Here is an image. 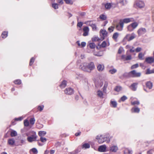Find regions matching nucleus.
Returning <instances> with one entry per match:
<instances>
[{
  "instance_id": "44",
  "label": "nucleus",
  "mask_w": 154,
  "mask_h": 154,
  "mask_svg": "<svg viewBox=\"0 0 154 154\" xmlns=\"http://www.w3.org/2000/svg\"><path fill=\"white\" fill-rule=\"evenodd\" d=\"M17 132L15 131H12L11 133V136L12 137H15L17 136Z\"/></svg>"
},
{
  "instance_id": "36",
  "label": "nucleus",
  "mask_w": 154,
  "mask_h": 154,
  "mask_svg": "<svg viewBox=\"0 0 154 154\" xmlns=\"http://www.w3.org/2000/svg\"><path fill=\"white\" fill-rule=\"evenodd\" d=\"M132 151L128 149H125L124 152V154H132Z\"/></svg>"
},
{
  "instance_id": "60",
  "label": "nucleus",
  "mask_w": 154,
  "mask_h": 154,
  "mask_svg": "<svg viewBox=\"0 0 154 154\" xmlns=\"http://www.w3.org/2000/svg\"><path fill=\"white\" fill-rule=\"evenodd\" d=\"M141 50V48L140 47H137L135 49V51H136V52H138L140 51Z\"/></svg>"
},
{
  "instance_id": "1",
  "label": "nucleus",
  "mask_w": 154,
  "mask_h": 154,
  "mask_svg": "<svg viewBox=\"0 0 154 154\" xmlns=\"http://www.w3.org/2000/svg\"><path fill=\"white\" fill-rule=\"evenodd\" d=\"M79 68L84 71L90 72L95 69V66L93 62L89 63L84 62L80 65Z\"/></svg>"
},
{
  "instance_id": "35",
  "label": "nucleus",
  "mask_w": 154,
  "mask_h": 154,
  "mask_svg": "<svg viewBox=\"0 0 154 154\" xmlns=\"http://www.w3.org/2000/svg\"><path fill=\"white\" fill-rule=\"evenodd\" d=\"M90 145L88 143H85L82 146V148H85V149H87V148H90Z\"/></svg>"
},
{
  "instance_id": "37",
  "label": "nucleus",
  "mask_w": 154,
  "mask_h": 154,
  "mask_svg": "<svg viewBox=\"0 0 154 154\" xmlns=\"http://www.w3.org/2000/svg\"><path fill=\"white\" fill-rule=\"evenodd\" d=\"M108 82H105L103 88V91L104 92H105L106 91V89L108 86Z\"/></svg>"
},
{
  "instance_id": "10",
  "label": "nucleus",
  "mask_w": 154,
  "mask_h": 154,
  "mask_svg": "<svg viewBox=\"0 0 154 154\" xmlns=\"http://www.w3.org/2000/svg\"><path fill=\"white\" fill-rule=\"evenodd\" d=\"M146 32V30L145 28H141L139 29L137 31L138 34L140 35L144 34Z\"/></svg>"
},
{
  "instance_id": "22",
  "label": "nucleus",
  "mask_w": 154,
  "mask_h": 154,
  "mask_svg": "<svg viewBox=\"0 0 154 154\" xmlns=\"http://www.w3.org/2000/svg\"><path fill=\"white\" fill-rule=\"evenodd\" d=\"M110 106L112 107L116 108L117 107V103L115 101H110Z\"/></svg>"
},
{
  "instance_id": "16",
  "label": "nucleus",
  "mask_w": 154,
  "mask_h": 154,
  "mask_svg": "<svg viewBox=\"0 0 154 154\" xmlns=\"http://www.w3.org/2000/svg\"><path fill=\"white\" fill-rule=\"evenodd\" d=\"M84 33L83 34V36H85L88 35L89 31V28L88 27H85L83 29Z\"/></svg>"
},
{
  "instance_id": "26",
  "label": "nucleus",
  "mask_w": 154,
  "mask_h": 154,
  "mask_svg": "<svg viewBox=\"0 0 154 154\" xmlns=\"http://www.w3.org/2000/svg\"><path fill=\"white\" fill-rule=\"evenodd\" d=\"M8 35V32L7 31L3 32L1 36L2 38H5L7 37Z\"/></svg>"
},
{
  "instance_id": "33",
  "label": "nucleus",
  "mask_w": 154,
  "mask_h": 154,
  "mask_svg": "<svg viewBox=\"0 0 154 154\" xmlns=\"http://www.w3.org/2000/svg\"><path fill=\"white\" fill-rule=\"evenodd\" d=\"M122 89V87L120 86H116L114 89V90L116 91L119 92Z\"/></svg>"
},
{
  "instance_id": "6",
  "label": "nucleus",
  "mask_w": 154,
  "mask_h": 154,
  "mask_svg": "<svg viewBox=\"0 0 154 154\" xmlns=\"http://www.w3.org/2000/svg\"><path fill=\"white\" fill-rule=\"evenodd\" d=\"M64 93L67 95H71L73 94L74 93L73 89L70 87L66 88L64 90Z\"/></svg>"
},
{
  "instance_id": "20",
  "label": "nucleus",
  "mask_w": 154,
  "mask_h": 154,
  "mask_svg": "<svg viewBox=\"0 0 154 154\" xmlns=\"http://www.w3.org/2000/svg\"><path fill=\"white\" fill-rule=\"evenodd\" d=\"M114 4L112 3H107L105 4L104 6L106 9H109Z\"/></svg>"
},
{
  "instance_id": "21",
  "label": "nucleus",
  "mask_w": 154,
  "mask_h": 154,
  "mask_svg": "<svg viewBox=\"0 0 154 154\" xmlns=\"http://www.w3.org/2000/svg\"><path fill=\"white\" fill-rule=\"evenodd\" d=\"M104 69V66L103 64H99L97 66V69L99 72L102 71Z\"/></svg>"
},
{
  "instance_id": "32",
  "label": "nucleus",
  "mask_w": 154,
  "mask_h": 154,
  "mask_svg": "<svg viewBox=\"0 0 154 154\" xmlns=\"http://www.w3.org/2000/svg\"><path fill=\"white\" fill-rule=\"evenodd\" d=\"M91 49H94L95 48L96 45L94 43H91L88 45Z\"/></svg>"
},
{
  "instance_id": "46",
  "label": "nucleus",
  "mask_w": 154,
  "mask_h": 154,
  "mask_svg": "<svg viewBox=\"0 0 154 154\" xmlns=\"http://www.w3.org/2000/svg\"><path fill=\"white\" fill-rule=\"evenodd\" d=\"M35 119L34 118H31L29 120V122L30 124L33 125L35 123Z\"/></svg>"
},
{
  "instance_id": "31",
  "label": "nucleus",
  "mask_w": 154,
  "mask_h": 154,
  "mask_svg": "<svg viewBox=\"0 0 154 154\" xmlns=\"http://www.w3.org/2000/svg\"><path fill=\"white\" fill-rule=\"evenodd\" d=\"M130 25L134 29L138 26V23L136 22H134L131 23Z\"/></svg>"
},
{
  "instance_id": "62",
  "label": "nucleus",
  "mask_w": 154,
  "mask_h": 154,
  "mask_svg": "<svg viewBox=\"0 0 154 154\" xmlns=\"http://www.w3.org/2000/svg\"><path fill=\"white\" fill-rule=\"evenodd\" d=\"M100 39L98 38V37H94L92 38V41H99L100 40Z\"/></svg>"
},
{
  "instance_id": "28",
  "label": "nucleus",
  "mask_w": 154,
  "mask_h": 154,
  "mask_svg": "<svg viewBox=\"0 0 154 154\" xmlns=\"http://www.w3.org/2000/svg\"><path fill=\"white\" fill-rule=\"evenodd\" d=\"M140 109L137 107L133 108L131 109L132 112L138 113L140 112Z\"/></svg>"
},
{
  "instance_id": "15",
  "label": "nucleus",
  "mask_w": 154,
  "mask_h": 154,
  "mask_svg": "<svg viewBox=\"0 0 154 154\" xmlns=\"http://www.w3.org/2000/svg\"><path fill=\"white\" fill-rule=\"evenodd\" d=\"M136 5L137 7L140 8H143L145 5L144 2L142 1L137 2L136 3Z\"/></svg>"
},
{
  "instance_id": "47",
  "label": "nucleus",
  "mask_w": 154,
  "mask_h": 154,
  "mask_svg": "<svg viewBox=\"0 0 154 154\" xmlns=\"http://www.w3.org/2000/svg\"><path fill=\"white\" fill-rule=\"evenodd\" d=\"M91 27H92L93 31H96L97 30V28L95 23L93 24Z\"/></svg>"
},
{
  "instance_id": "61",
  "label": "nucleus",
  "mask_w": 154,
  "mask_h": 154,
  "mask_svg": "<svg viewBox=\"0 0 154 154\" xmlns=\"http://www.w3.org/2000/svg\"><path fill=\"white\" fill-rule=\"evenodd\" d=\"M36 126L37 128L40 129L43 127V125H42L40 124L39 123Z\"/></svg>"
},
{
  "instance_id": "48",
  "label": "nucleus",
  "mask_w": 154,
  "mask_h": 154,
  "mask_svg": "<svg viewBox=\"0 0 154 154\" xmlns=\"http://www.w3.org/2000/svg\"><path fill=\"white\" fill-rule=\"evenodd\" d=\"M65 3L67 4L72 5L73 2L71 0H64Z\"/></svg>"
},
{
  "instance_id": "63",
  "label": "nucleus",
  "mask_w": 154,
  "mask_h": 154,
  "mask_svg": "<svg viewBox=\"0 0 154 154\" xmlns=\"http://www.w3.org/2000/svg\"><path fill=\"white\" fill-rule=\"evenodd\" d=\"M83 25L82 22H80L78 23L77 26L80 28Z\"/></svg>"
},
{
  "instance_id": "24",
  "label": "nucleus",
  "mask_w": 154,
  "mask_h": 154,
  "mask_svg": "<svg viewBox=\"0 0 154 154\" xmlns=\"http://www.w3.org/2000/svg\"><path fill=\"white\" fill-rule=\"evenodd\" d=\"M97 95L98 97H100L101 98H103V93L102 91L100 90H98L97 92Z\"/></svg>"
},
{
  "instance_id": "34",
  "label": "nucleus",
  "mask_w": 154,
  "mask_h": 154,
  "mask_svg": "<svg viewBox=\"0 0 154 154\" xmlns=\"http://www.w3.org/2000/svg\"><path fill=\"white\" fill-rule=\"evenodd\" d=\"M100 19L101 20H104L106 19V16L103 14H101L99 17Z\"/></svg>"
},
{
  "instance_id": "56",
  "label": "nucleus",
  "mask_w": 154,
  "mask_h": 154,
  "mask_svg": "<svg viewBox=\"0 0 154 154\" xmlns=\"http://www.w3.org/2000/svg\"><path fill=\"white\" fill-rule=\"evenodd\" d=\"M140 104V103L139 101H135L133 102H131V104L132 105H139Z\"/></svg>"
},
{
  "instance_id": "5",
  "label": "nucleus",
  "mask_w": 154,
  "mask_h": 154,
  "mask_svg": "<svg viewBox=\"0 0 154 154\" xmlns=\"http://www.w3.org/2000/svg\"><path fill=\"white\" fill-rule=\"evenodd\" d=\"M108 32L105 29H101L100 31V35L102 39V40H104L107 37Z\"/></svg>"
},
{
  "instance_id": "17",
  "label": "nucleus",
  "mask_w": 154,
  "mask_h": 154,
  "mask_svg": "<svg viewBox=\"0 0 154 154\" xmlns=\"http://www.w3.org/2000/svg\"><path fill=\"white\" fill-rule=\"evenodd\" d=\"M126 48L127 49H130L129 51L131 53H133L135 52L134 47L133 46H131L129 45H127L126 46Z\"/></svg>"
},
{
  "instance_id": "30",
  "label": "nucleus",
  "mask_w": 154,
  "mask_h": 154,
  "mask_svg": "<svg viewBox=\"0 0 154 154\" xmlns=\"http://www.w3.org/2000/svg\"><path fill=\"white\" fill-rule=\"evenodd\" d=\"M136 37V35L134 33H132L131 36L129 37V38L128 39V41H130L134 38Z\"/></svg>"
},
{
  "instance_id": "64",
  "label": "nucleus",
  "mask_w": 154,
  "mask_h": 154,
  "mask_svg": "<svg viewBox=\"0 0 154 154\" xmlns=\"http://www.w3.org/2000/svg\"><path fill=\"white\" fill-rule=\"evenodd\" d=\"M86 43L85 42H82L81 44V46L82 47H83L86 46Z\"/></svg>"
},
{
  "instance_id": "8",
  "label": "nucleus",
  "mask_w": 154,
  "mask_h": 154,
  "mask_svg": "<svg viewBox=\"0 0 154 154\" xmlns=\"http://www.w3.org/2000/svg\"><path fill=\"white\" fill-rule=\"evenodd\" d=\"M124 24L122 22V20H120L119 24H117L116 26V29L118 31H122L123 27Z\"/></svg>"
},
{
  "instance_id": "58",
  "label": "nucleus",
  "mask_w": 154,
  "mask_h": 154,
  "mask_svg": "<svg viewBox=\"0 0 154 154\" xmlns=\"http://www.w3.org/2000/svg\"><path fill=\"white\" fill-rule=\"evenodd\" d=\"M131 55H129L126 57L125 58V60H130L131 59Z\"/></svg>"
},
{
  "instance_id": "18",
  "label": "nucleus",
  "mask_w": 154,
  "mask_h": 154,
  "mask_svg": "<svg viewBox=\"0 0 154 154\" xmlns=\"http://www.w3.org/2000/svg\"><path fill=\"white\" fill-rule=\"evenodd\" d=\"M67 82L66 81L63 80L60 85L59 86L61 88H65L67 85Z\"/></svg>"
},
{
  "instance_id": "43",
  "label": "nucleus",
  "mask_w": 154,
  "mask_h": 154,
  "mask_svg": "<svg viewBox=\"0 0 154 154\" xmlns=\"http://www.w3.org/2000/svg\"><path fill=\"white\" fill-rule=\"evenodd\" d=\"M115 28V27L114 26H110L108 28V30L109 32L111 33L114 31Z\"/></svg>"
},
{
  "instance_id": "9",
  "label": "nucleus",
  "mask_w": 154,
  "mask_h": 154,
  "mask_svg": "<svg viewBox=\"0 0 154 154\" xmlns=\"http://www.w3.org/2000/svg\"><path fill=\"white\" fill-rule=\"evenodd\" d=\"M145 62L149 64L152 63L154 62V58L152 57H146L145 60Z\"/></svg>"
},
{
  "instance_id": "2",
  "label": "nucleus",
  "mask_w": 154,
  "mask_h": 154,
  "mask_svg": "<svg viewBox=\"0 0 154 154\" xmlns=\"http://www.w3.org/2000/svg\"><path fill=\"white\" fill-rule=\"evenodd\" d=\"M141 73L136 70H133L129 72L127 75V77L131 78H138L141 76Z\"/></svg>"
},
{
  "instance_id": "51",
  "label": "nucleus",
  "mask_w": 154,
  "mask_h": 154,
  "mask_svg": "<svg viewBox=\"0 0 154 154\" xmlns=\"http://www.w3.org/2000/svg\"><path fill=\"white\" fill-rule=\"evenodd\" d=\"M138 63H136L132 66L131 67V69H134L137 68L138 67Z\"/></svg>"
},
{
  "instance_id": "54",
  "label": "nucleus",
  "mask_w": 154,
  "mask_h": 154,
  "mask_svg": "<svg viewBox=\"0 0 154 154\" xmlns=\"http://www.w3.org/2000/svg\"><path fill=\"white\" fill-rule=\"evenodd\" d=\"M127 28L128 31L130 32L134 30V29L132 27V26L131 25H130L128 26Z\"/></svg>"
},
{
  "instance_id": "11",
  "label": "nucleus",
  "mask_w": 154,
  "mask_h": 154,
  "mask_svg": "<svg viewBox=\"0 0 154 154\" xmlns=\"http://www.w3.org/2000/svg\"><path fill=\"white\" fill-rule=\"evenodd\" d=\"M138 85V83H134L131 84V86L129 87V88L133 91H136L137 90V85Z\"/></svg>"
},
{
  "instance_id": "40",
  "label": "nucleus",
  "mask_w": 154,
  "mask_h": 154,
  "mask_svg": "<svg viewBox=\"0 0 154 154\" xmlns=\"http://www.w3.org/2000/svg\"><path fill=\"white\" fill-rule=\"evenodd\" d=\"M94 55L95 56L100 57L103 55V53L102 51H99L97 53H94Z\"/></svg>"
},
{
  "instance_id": "38",
  "label": "nucleus",
  "mask_w": 154,
  "mask_h": 154,
  "mask_svg": "<svg viewBox=\"0 0 154 154\" xmlns=\"http://www.w3.org/2000/svg\"><path fill=\"white\" fill-rule=\"evenodd\" d=\"M35 58L34 57H32L31 58L29 63V66H31L33 64L34 62L35 61Z\"/></svg>"
},
{
  "instance_id": "53",
  "label": "nucleus",
  "mask_w": 154,
  "mask_h": 154,
  "mask_svg": "<svg viewBox=\"0 0 154 154\" xmlns=\"http://www.w3.org/2000/svg\"><path fill=\"white\" fill-rule=\"evenodd\" d=\"M29 122L27 120H25L24 121V124L25 126H28L29 125Z\"/></svg>"
},
{
  "instance_id": "4",
  "label": "nucleus",
  "mask_w": 154,
  "mask_h": 154,
  "mask_svg": "<svg viewBox=\"0 0 154 154\" xmlns=\"http://www.w3.org/2000/svg\"><path fill=\"white\" fill-rule=\"evenodd\" d=\"M37 136L36 135V133L35 132H32V134L30 136L28 137L27 138V140L29 142L36 140Z\"/></svg>"
},
{
  "instance_id": "41",
  "label": "nucleus",
  "mask_w": 154,
  "mask_h": 154,
  "mask_svg": "<svg viewBox=\"0 0 154 154\" xmlns=\"http://www.w3.org/2000/svg\"><path fill=\"white\" fill-rule=\"evenodd\" d=\"M32 152L34 154H37L38 153L37 150L35 148H33L31 149L30 150V152Z\"/></svg>"
},
{
  "instance_id": "39",
  "label": "nucleus",
  "mask_w": 154,
  "mask_h": 154,
  "mask_svg": "<svg viewBox=\"0 0 154 154\" xmlns=\"http://www.w3.org/2000/svg\"><path fill=\"white\" fill-rule=\"evenodd\" d=\"M94 23H93V21L92 20L88 21L85 22L86 24L91 26Z\"/></svg>"
},
{
  "instance_id": "49",
  "label": "nucleus",
  "mask_w": 154,
  "mask_h": 154,
  "mask_svg": "<svg viewBox=\"0 0 154 154\" xmlns=\"http://www.w3.org/2000/svg\"><path fill=\"white\" fill-rule=\"evenodd\" d=\"M44 106L43 105L38 106L37 108L40 111H42L43 109Z\"/></svg>"
},
{
  "instance_id": "7",
  "label": "nucleus",
  "mask_w": 154,
  "mask_h": 154,
  "mask_svg": "<svg viewBox=\"0 0 154 154\" xmlns=\"http://www.w3.org/2000/svg\"><path fill=\"white\" fill-rule=\"evenodd\" d=\"M110 45L109 40L108 38L106 39V41H103L100 45V48H105L107 46H108Z\"/></svg>"
},
{
  "instance_id": "50",
  "label": "nucleus",
  "mask_w": 154,
  "mask_h": 154,
  "mask_svg": "<svg viewBox=\"0 0 154 154\" xmlns=\"http://www.w3.org/2000/svg\"><path fill=\"white\" fill-rule=\"evenodd\" d=\"M52 7L55 9H57L58 8V5L57 3H53L52 4Z\"/></svg>"
},
{
  "instance_id": "59",
  "label": "nucleus",
  "mask_w": 154,
  "mask_h": 154,
  "mask_svg": "<svg viewBox=\"0 0 154 154\" xmlns=\"http://www.w3.org/2000/svg\"><path fill=\"white\" fill-rule=\"evenodd\" d=\"M23 118L22 117H20L17 118H15L14 119L15 121H21L23 119Z\"/></svg>"
},
{
  "instance_id": "42",
  "label": "nucleus",
  "mask_w": 154,
  "mask_h": 154,
  "mask_svg": "<svg viewBox=\"0 0 154 154\" xmlns=\"http://www.w3.org/2000/svg\"><path fill=\"white\" fill-rule=\"evenodd\" d=\"M154 73V69L151 70L149 69H147L146 72V74H148Z\"/></svg>"
},
{
  "instance_id": "13",
  "label": "nucleus",
  "mask_w": 154,
  "mask_h": 154,
  "mask_svg": "<svg viewBox=\"0 0 154 154\" xmlns=\"http://www.w3.org/2000/svg\"><path fill=\"white\" fill-rule=\"evenodd\" d=\"M106 147L105 145L100 146L98 148V151L100 152H104L106 151Z\"/></svg>"
},
{
  "instance_id": "45",
  "label": "nucleus",
  "mask_w": 154,
  "mask_h": 154,
  "mask_svg": "<svg viewBox=\"0 0 154 154\" xmlns=\"http://www.w3.org/2000/svg\"><path fill=\"white\" fill-rule=\"evenodd\" d=\"M14 83L16 85H20L21 83V81L20 79H17L14 81Z\"/></svg>"
},
{
  "instance_id": "3",
  "label": "nucleus",
  "mask_w": 154,
  "mask_h": 154,
  "mask_svg": "<svg viewBox=\"0 0 154 154\" xmlns=\"http://www.w3.org/2000/svg\"><path fill=\"white\" fill-rule=\"evenodd\" d=\"M97 139L98 140V142L100 144L103 143L105 141L108 143L110 141V140L109 137H103L102 136H97Z\"/></svg>"
},
{
  "instance_id": "23",
  "label": "nucleus",
  "mask_w": 154,
  "mask_h": 154,
  "mask_svg": "<svg viewBox=\"0 0 154 154\" xmlns=\"http://www.w3.org/2000/svg\"><path fill=\"white\" fill-rule=\"evenodd\" d=\"M119 34L118 32L114 33L112 36V38L115 41H117V38L119 37Z\"/></svg>"
},
{
  "instance_id": "19",
  "label": "nucleus",
  "mask_w": 154,
  "mask_h": 154,
  "mask_svg": "<svg viewBox=\"0 0 154 154\" xmlns=\"http://www.w3.org/2000/svg\"><path fill=\"white\" fill-rule=\"evenodd\" d=\"M146 85L147 88L149 89H151L152 87V83L150 81L147 82L146 83Z\"/></svg>"
},
{
  "instance_id": "52",
  "label": "nucleus",
  "mask_w": 154,
  "mask_h": 154,
  "mask_svg": "<svg viewBox=\"0 0 154 154\" xmlns=\"http://www.w3.org/2000/svg\"><path fill=\"white\" fill-rule=\"evenodd\" d=\"M117 71L116 69H113L110 70L109 71V72L111 74H113L116 73Z\"/></svg>"
},
{
  "instance_id": "57",
  "label": "nucleus",
  "mask_w": 154,
  "mask_h": 154,
  "mask_svg": "<svg viewBox=\"0 0 154 154\" xmlns=\"http://www.w3.org/2000/svg\"><path fill=\"white\" fill-rule=\"evenodd\" d=\"M40 140L42 142L44 143L46 141L47 139L45 137H41L40 138Z\"/></svg>"
},
{
  "instance_id": "14",
  "label": "nucleus",
  "mask_w": 154,
  "mask_h": 154,
  "mask_svg": "<svg viewBox=\"0 0 154 154\" xmlns=\"http://www.w3.org/2000/svg\"><path fill=\"white\" fill-rule=\"evenodd\" d=\"M15 141L13 138L9 139L8 140V144L11 146H13L14 144Z\"/></svg>"
},
{
  "instance_id": "25",
  "label": "nucleus",
  "mask_w": 154,
  "mask_h": 154,
  "mask_svg": "<svg viewBox=\"0 0 154 154\" xmlns=\"http://www.w3.org/2000/svg\"><path fill=\"white\" fill-rule=\"evenodd\" d=\"M110 150L112 152H115L117 151L118 149V148L116 146H113L110 147Z\"/></svg>"
},
{
  "instance_id": "29",
  "label": "nucleus",
  "mask_w": 154,
  "mask_h": 154,
  "mask_svg": "<svg viewBox=\"0 0 154 154\" xmlns=\"http://www.w3.org/2000/svg\"><path fill=\"white\" fill-rule=\"evenodd\" d=\"M144 54H143L142 52H140L138 54V57L140 60H143L144 59Z\"/></svg>"
},
{
  "instance_id": "27",
  "label": "nucleus",
  "mask_w": 154,
  "mask_h": 154,
  "mask_svg": "<svg viewBox=\"0 0 154 154\" xmlns=\"http://www.w3.org/2000/svg\"><path fill=\"white\" fill-rule=\"evenodd\" d=\"M46 132L44 131H40L38 133V135L41 137H43L46 134Z\"/></svg>"
},
{
  "instance_id": "12",
  "label": "nucleus",
  "mask_w": 154,
  "mask_h": 154,
  "mask_svg": "<svg viewBox=\"0 0 154 154\" xmlns=\"http://www.w3.org/2000/svg\"><path fill=\"white\" fill-rule=\"evenodd\" d=\"M134 21V20L133 18H125L122 20V22L124 24V23H128L131 22H133Z\"/></svg>"
},
{
  "instance_id": "55",
  "label": "nucleus",
  "mask_w": 154,
  "mask_h": 154,
  "mask_svg": "<svg viewBox=\"0 0 154 154\" xmlns=\"http://www.w3.org/2000/svg\"><path fill=\"white\" fill-rule=\"evenodd\" d=\"M127 97L126 96L124 95L122 97L120 98V100L124 102L127 99Z\"/></svg>"
}]
</instances>
